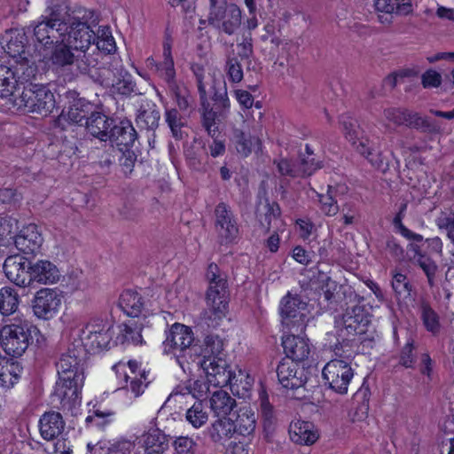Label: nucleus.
Listing matches in <instances>:
<instances>
[{
    "instance_id": "nucleus-1",
    "label": "nucleus",
    "mask_w": 454,
    "mask_h": 454,
    "mask_svg": "<svg viewBox=\"0 0 454 454\" xmlns=\"http://www.w3.org/2000/svg\"><path fill=\"white\" fill-rule=\"evenodd\" d=\"M85 356L82 346L72 344L56 363L59 380L53 395L60 401L63 410L71 409L78 399L84 380L82 366Z\"/></svg>"
},
{
    "instance_id": "nucleus-2",
    "label": "nucleus",
    "mask_w": 454,
    "mask_h": 454,
    "mask_svg": "<svg viewBox=\"0 0 454 454\" xmlns=\"http://www.w3.org/2000/svg\"><path fill=\"white\" fill-rule=\"evenodd\" d=\"M99 19L93 10L82 6L74 7L70 22L62 28L61 42L66 41L74 51L90 48L95 32L91 27L98 24Z\"/></svg>"
},
{
    "instance_id": "nucleus-3",
    "label": "nucleus",
    "mask_w": 454,
    "mask_h": 454,
    "mask_svg": "<svg viewBox=\"0 0 454 454\" xmlns=\"http://www.w3.org/2000/svg\"><path fill=\"white\" fill-rule=\"evenodd\" d=\"M208 287L206 293V302L208 310L204 317L212 321V326L225 317L228 308V283L226 274L216 263H210L206 271Z\"/></svg>"
},
{
    "instance_id": "nucleus-4",
    "label": "nucleus",
    "mask_w": 454,
    "mask_h": 454,
    "mask_svg": "<svg viewBox=\"0 0 454 454\" xmlns=\"http://www.w3.org/2000/svg\"><path fill=\"white\" fill-rule=\"evenodd\" d=\"M203 358L198 363L205 371L209 381L215 386L231 379V370L223 358V341L217 335H207L204 340Z\"/></svg>"
},
{
    "instance_id": "nucleus-5",
    "label": "nucleus",
    "mask_w": 454,
    "mask_h": 454,
    "mask_svg": "<svg viewBox=\"0 0 454 454\" xmlns=\"http://www.w3.org/2000/svg\"><path fill=\"white\" fill-rule=\"evenodd\" d=\"M13 105L28 113L47 115L55 106V98L47 86L29 83L24 87L20 96L13 100Z\"/></svg>"
},
{
    "instance_id": "nucleus-6",
    "label": "nucleus",
    "mask_w": 454,
    "mask_h": 454,
    "mask_svg": "<svg viewBox=\"0 0 454 454\" xmlns=\"http://www.w3.org/2000/svg\"><path fill=\"white\" fill-rule=\"evenodd\" d=\"M36 328L27 323L4 325L0 331L1 346L4 352L13 357H19L27 349L32 332Z\"/></svg>"
},
{
    "instance_id": "nucleus-7",
    "label": "nucleus",
    "mask_w": 454,
    "mask_h": 454,
    "mask_svg": "<svg viewBox=\"0 0 454 454\" xmlns=\"http://www.w3.org/2000/svg\"><path fill=\"white\" fill-rule=\"evenodd\" d=\"M209 25L232 35L241 25V11L235 4L227 0H210L207 17Z\"/></svg>"
},
{
    "instance_id": "nucleus-8",
    "label": "nucleus",
    "mask_w": 454,
    "mask_h": 454,
    "mask_svg": "<svg viewBox=\"0 0 454 454\" xmlns=\"http://www.w3.org/2000/svg\"><path fill=\"white\" fill-rule=\"evenodd\" d=\"M194 340L191 327L175 323L166 333V339L163 341L164 353L173 354L182 364L180 358H184L186 356H192V351L195 348Z\"/></svg>"
},
{
    "instance_id": "nucleus-9",
    "label": "nucleus",
    "mask_w": 454,
    "mask_h": 454,
    "mask_svg": "<svg viewBox=\"0 0 454 454\" xmlns=\"http://www.w3.org/2000/svg\"><path fill=\"white\" fill-rule=\"evenodd\" d=\"M172 43L173 40L170 34L166 32L163 42V60L160 66H158V68L160 72V77L166 82L169 90L174 93L179 109L185 111L190 106V97L183 95L176 84V71L171 52Z\"/></svg>"
},
{
    "instance_id": "nucleus-10",
    "label": "nucleus",
    "mask_w": 454,
    "mask_h": 454,
    "mask_svg": "<svg viewBox=\"0 0 454 454\" xmlns=\"http://www.w3.org/2000/svg\"><path fill=\"white\" fill-rule=\"evenodd\" d=\"M306 307L307 303L299 295H292L288 293L283 297L280 302V314L283 326L287 331L304 332L307 316L302 311Z\"/></svg>"
},
{
    "instance_id": "nucleus-11",
    "label": "nucleus",
    "mask_w": 454,
    "mask_h": 454,
    "mask_svg": "<svg viewBox=\"0 0 454 454\" xmlns=\"http://www.w3.org/2000/svg\"><path fill=\"white\" fill-rule=\"evenodd\" d=\"M63 299V292L58 288H41L31 300L33 314L39 319L49 320L59 311Z\"/></svg>"
},
{
    "instance_id": "nucleus-12",
    "label": "nucleus",
    "mask_w": 454,
    "mask_h": 454,
    "mask_svg": "<svg viewBox=\"0 0 454 454\" xmlns=\"http://www.w3.org/2000/svg\"><path fill=\"white\" fill-rule=\"evenodd\" d=\"M322 375L330 388L338 394L344 395L348 392V387L354 373L347 362L333 359L325 365Z\"/></svg>"
},
{
    "instance_id": "nucleus-13",
    "label": "nucleus",
    "mask_w": 454,
    "mask_h": 454,
    "mask_svg": "<svg viewBox=\"0 0 454 454\" xmlns=\"http://www.w3.org/2000/svg\"><path fill=\"white\" fill-rule=\"evenodd\" d=\"M75 59L74 64L81 74H89L96 82L103 86H109V77L106 76V72L109 69L106 67L101 68L100 72L97 71L98 64V58L100 53L93 48L84 49L83 51H74Z\"/></svg>"
},
{
    "instance_id": "nucleus-14",
    "label": "nucleus",
    "mask_w": 454,
    "mask_h": 454,
    "mask_svg": "<svg viewBox=\"0 0 454 454\" xmlns=\"http://www.w3.org/2000/svg\"><path fill=\"white\" fill-rule=\"evenodd\" d=\"M279 383L287 389H297L309 380V372L304 367H299L297 362L282 358L276 369Z\"/></svg>"
},
{
    "instance_id": "nucleus-15",
    "label": "nucleus",
    "mask_w": 454,
    "mask_h": 454,
    "mask_svg": "<svg viewBox=\"0 0 454 454\" xmlns=\"http://www.w3.org/2000/svg\"><path fill=\"white\" fill-rule=\"evenodd\" d=\"M6 278L18 286L32 285L31 261L20 255L9 256L4 263Z\"/></svg>"
},
{
    "instance_id": "nucleus-16",
    "label": "nucleus",
    "mask_w": 454,
    "mask_h": 454,
    "mask_svg": "<svg viewBox=\"0 0 454 454\" xmlns=\"http://www.w3.org/2000/svg\"><path fill=\"white\" fill-rule=\"evenodd\" d=\"M215 228L218 236L226 242L234 240L239 233V227L231 207L224 202L216 205L215 211Z\"/></svg>"
},
{
    "instance_id": "nucleus-17",
    "label": "nucleus",
    "mask_w": 454,
    "mask_h": 454,
    "mask_svg": "<svg viewBox=\"0 0 454 454\" xmlns=\"http://www.w3.org/2000/svg\"><path fill=\"white\" fill-rule=\"evenodd\" d=\"M290 333L282 337V347L286 357L294 362H302L307 359L310 354V345L309 339L300 336L301 333L294 330L289 331Z\"/></svg>"
},
{
    "instance_id": "nucleus-18",
    "label": "nucleus",
    "mask_w": 454,
    "mask_h": 454,
    "mask_svg": "<svg viewBox=\"0 0 454 454\" xmlns=\"http://www.w3.org/2000/svg\"><path fill=\"white\" fill-rule=\"evenodd\" d=\"M137 138V132L131 121L128 119H123L119 121H114L108 140L114 143L118 149H123L133 147Z\"/></svg>"
},
{
    "instance_id": "nucleus-19",
    "label": "nucleus",
    "mask_w": 454,
    "mask_h": 454,
    "mask_svg": "<svg viewBox=\"0 0 454 454\" xmlns=\"http://www.w3.org/2000/svg\"><path fill=\"white\" fill-rule=\"evenodd\" d=\"M264 191L262 195H258V201L255 208V216L262 228L269 232L272 227V222L278 220L281 215V209L276 201L270 202Z\"/></svg>"
},
{
    "instance_id": "nucleus-20",
    "label": "nucleus",
    "mask_w": 454,
    "mask_h": 454,
    "mask_svg": "<svg viewBox=\"0 0 454 454\" xmlns=\"http://www.w3.org/2000/svg\"><path fill=\"white\" fill-rule=\"evenodd\" d=\"M33 34L35 42L43 47L44 51L51 49L59 43V38L62 37V30L59 29L58 25L43 16L42 20L34 26Z\"/></svg>"
},
{
    "instance_id": "nucleus-21",
    "label": "nucleus",
    "mask_w": 454,
    "mask_h": 454,
    "mask_svg": "<svg viewBox=\"0 0 454 454\" xmlns=\"http://www.w3.org/2000/svg\"><path fill=\"white\" fill-rule=\"evenodd\" d=\"M374 6L377 12L384 13L379 15V20L383 24L392 22V14L406 16L413 11L411 0H375Z\"/></svg>"
},
{
    "instance_id": "nucleus-22",
    "label": "nucleus",
    "mask_w": 454,
    "mask_h": 454,
    "mask_svg": "<svg viewBox=\"0 0 454 454\" xmlns=\"http://www.w3.org/2000/svg\"><path fill=\"white\" fill-rule=\"evenodd\" d=\"M43 238L37 225L30 223L24 226L14 237V244L17 249L26 254H35L41 247Z\"/></svg>"
},
{
    "instance_id": "nucleus-23",
    "label": "nucleus",
    "mask_w": 454,
    "mask_h": 454,
    "mask_svg": "<svg viewBox=\"0 0 454 454\" xmlns=\"http://www.w3.org/2000/svg\"><path fill=\"white\" fill-rule=\"evenodd\" d=\"M114 119L105 114L99 107L84 122L85 129L92 137L98 138L100 141L106 142L109 139V133L114 122Z\"/></svg>"
},
{
    "instance_id": "nucleus-24",
    "label": "nucleus",
    "mask_w": 454,
    "mask_h": 454,
    "mask_svg": "<svg viewBox=\"0 0 454 454\" xmlns=\"http://www.w3.org/2000/svg\"><path fill=\"white\" fill-rule=\"evenodd\" d=\"M38 426L42 438L52 441L62 434L66 422L59 412L50 411L41 416Z\"/></svg>"
},
{
    "instance_id": "nucleus-25",
    "label": "nucleus",
    "mask_w": 454,
    "mask_h": 454,
    "mask_svg": "<svg viewBox=\"0 0 454 454\" xmlns=\"http://www.w3.org/2000/svg\"><path fill=\"white\" fill-rule=\"evenodd\" d=\"M367 324L357 322L353 320L351 317L348 315H342V327L338 331V344L335 345L334 352L336 355L341 356L339 351L341 349L343 345H348L349 342L352 344L356 341V336L363 334L366 331Z\"/></svg>"
},
{
    "instance_id": "nucleus-26",
    "label": "nucleus",
    "mask_w": 454,
    "mask_h": 454,
    "mask_svg": "<svg viewBox=\"0 0 454 454\" xmlns=\"http://www.w3.org/2000/svg\"><path fill=\"white\" fill-rule=\"evenodd\" d=\"M150 325V321L147 316L143 315L141 319H129L122 324L121 333L118 335L117 340L121 344H133L141 345L143 343L142 331L145 327Z\"/></svg>"
},
{
    "instance_id": "nucleus-27",
    "label": "nucleus",
    "mask_w": 454,
    "mask_h": 454,
    "mask_svg": "<svg viewBox=\"0 0 454 454\" xmlns=\"http://www.w3.org/2000/svg\"><path fill=\"white\" fill-rule=\"evenodd\" d=\"M32 284L34 282L51 285L58 282L60 278L59 269L48 260L31 261Z\"/></svg>"
},
{
    "instance_id": "nucleus-28",
    "label": "nucleus",
    "mask_w": 454,
    "mask_h": 454,
    "mask_svg": "<svg viewBox=\"0 0 454 454\" xmlns=\"http://www.w3.org/2000/svg\"><path fill=\"white\" fill-rule=\"evenodd\" d=\"M200 99L201 102V125L209 137L212 138L218 137L220 135L219 125L222 119L226 117V114L213 109L211 104L207 101V96Z\"/></svg>"
},
{
    "instance_id": "nucleus-29",
    "label": "nucleus",
    "mask_w": 454,
    "mask_h": 454,
    "mask_svg": "<svg viewBox=\"0 0 454 454\" xmlns=\"http://www.w3.org/2000/svg\"><path fill=\"white\" fill-rule=\"evenodd\" d=\"M98 106L91 104L85 98L74 99L73 104L69 106L67 115L62 114L61 118L67 119L72 123L78 124L84 127V122L89 121V118L94 114Z\"/></svg>"
},
{
    "instance_id": "nucleus-30",
    "label": "nucleus",
    "mask_w": 454,
    "mask_h": 454,
    "mask_svg": "<svg viewBox=\"0 0 454 454\" xmlns=\"http://www.w3.org/2000/svg\"><path fill=\"white\" fill-rule=\"evenodd\" d=\"M119 306L131 319H141L146 316L144 298L137 292L124 291L120 297Z\"/></svg>"
},
{
    "instance_id": "nucleus-31",
    "label": "nucleus",
    "mask_w": 454,
    "mask_h": 454,
    "mask_svg": "<svg viewBox=\"0 0 454 454\" xmlns=\"http://www.w3.org/2000/svg\"><path fill=\"white\" fill-rule=\"evenodd\" d=\"M45 12L47 15L43 17L56 23L62 30L70 22L74 9L69 7L68 0H50Z\"/></svg>"
},
{
    "instance_id": "nucleus-32",
    "label": "nucleus",
    "mask_w": 454,
    "mask_h": 454,
    "mask_svg": "<svg viewBox=\"0 0 454 454\" xmlns=\"http://www.w3.org/2000/svg\"><path fill=\"white\" fill-rule=\"evenodd\" d=\"M290 437L297 444L311 445L317 442L319 434L311 422L298 421L291 426Z\"/></svg>"
},
{
    "instance_id": "nucleus-33",
    "label": "nucleus",
    "mask_w": 454,
    "mask_h": 454,
    "mask_svg": "<svg viewBox=\"0 0 454 454\" xmlns=\"http://www.w3.org/2000/svg\"><path fill=\"white\" fill-rule=\"evenodd\" d=\"M143 442L147 454H163L169 447L170 437L159 428H153L143 435Z\"/></svg>"
},
{
    "instance_id": "nucleus-34",
    "label": "nucleus",
    "mask_w": 454,
    "mask_h": 454,
    "mask_svg": "<svg viewBox=\"0 0 454 454\" xmlns=\"http://www.w3.org/2000/svg\"><path fill=\"white\" fill-rule=\"evenodd\" d=\"M160 112L154 103L142 105L137 110L136 122L141 129L154 132L159 127Z\"/></svg>"
},
{
    "instance_id": "nucleus-35",
    "label": "nucleus",
    "mask_w": 454,
    "mask_h": 454,
    "mask_svg": "<svg viewBox=\"0 0 454 454\" xmlns=\"http://www.w3.org/2000/svg\"><path fill=\"white\" fill-rule=\"evenodd\" d=\"M231 143L242 157H247L252 153L254 145H261L257 137H252L250 132L241 128L232 129Z\"/></svg>"
},
{
    "instance_id": "nucleus-36",
    "label": "nucleus",
    "mask_w": 454,
    "mask_h": 454,
    "mask_svg": "<svg viewBox=\"0 0 454 454\" xmlns=\"http://www.w3.org/2000/svg\"><path fill=\"white\" fill-rule=\"evenodd\" d=\"M21 370L19 363L0 355V387L5 389L13 387L20 377Z\"/></svg>"
},
{
    "instance_id": "nucleus-37",
    "label": "nucleus",
    "mask_w": 454,
    "mask_h": 454,
    "mask_svg": "<svg viewBox=\"0 0 454 454\" xmlns=\"http://www.w3.org/2000/svg\"><path fill=\"white\" fill-rule=\"evenodd\" d=\"M112 340V333L105 332L93 334H81V344L84 348V352L98 353L104 349L109 348Z\"/></svg>"
},
{
    "instance_id": "nucleus-38",
    "label": "nucleus",
    "mask_w": 454,
    "mask_h": 454,
    "mask_svg": "<svg viewBox=\"0 0 454 454\" xmlns=\"http://www.w3.org/2000/svg\"><path fill=\"white\" fill-rule=\"evenodd\" d=\"M75 53L67 43H57L52 46L49 59L53 66L65 67L74 64Z\"/></svg>"
},
{
    "instance_id": "nucleus-39",
    "label": "nucleus",
    "mask_w": 454,
    "mask_h": 454,
    "mask_svg": "<svg viewBox=\"0 0 454 454\" xmlns=\"http://www.w3.org/2000/svg\"><path fill=\"white\" fill-rule=\"evenodd\" d=\"M118 76L119 78L116 82H114V81L109 79V85L113 86L114 92L125 97L131 96L132 94H143V92L140 91L139 88L137 86V83L134 82L132 75L124 68H120Z\"/></svg>"
},
{
    "instance_id": "nucleus-40",
    "label": "nucleus",
    "mask_w": 454,
    "mask_h": 454,
    "mask_svg": "<svg viewBox=\"0 0 454 454\" xmlns=\"http://www.w3.org/2000/svg\"><path fill=\"white\" fill-rule=\"evenodd\" d=\"M234 433V422L232 419L226 417L216 419L208 427L209 437L215 442H220L222 441L228 440L231 438Z\"/></svg>"
},
{
    "instance_id": "nucleus-41",
    "label": "nucleus",
    "mask_w": 454,
    "mask_h": 454,
    "mask_svg": "<svg viewBox=\"0 0 454 454\" xmlns=\"http://www.w3.org/2000/svg\"><path fill=\"white\" fill-rule=\"evenodd\" d=\"M212 90L213 94L211 99L213 105H211V107L227 115L230 109V100L225 82L223 80L215 79L213 81Z\"/></svg>"
},
{
    "instance_id": "nucleus-42",
    "label": "nucleus",
    "mask_w": 454,
    "mask_h": 454,
    "mask_svg": "<svg viewBox=\"0 0 454 454\" xmlns=\"http://www.w3.org/2000/svg\"><path fill=\"white\" fill-rule=\"evenodd\" d=\"M349 142L355 150L361 155L364 156L372 166L381 169L382 171L387 169V162L385 160L381 153L373 152V150L369 146L367 140L363 141L358 139L356 137V138L352 139Z\"/></svg>"
},
{
    "instance_id": "nucleus-43",
    "label": "nucleus",
    "mask_w": 454,
    "mask_h": 454,
    "mask_svg": "<svg viewBox=\"0 0 454 454\" xmlns=\"http://www.w3.org/2000/svg\"><path fill=\"white\" fill-rule=\"evenodd\" d=\"M235 406V399L223 390L215 391L210 398V407L217 416L226 417Z\"/></svg>"
},
{
    "instance_id": "nucleus-44",
    "label": "nucleus",
    "mask_w": 454,
    "mask_h": 454,
    "mask_svg": "<svg viewBox=\"0 0 454 454\" xmlns=\"http://www.w3.org/2000/svg\"><path fill=\"white\" fill-rule=\"evenodd\" d=\"M403 125L421 132L437 133L440 128L437 124L430 121L427 118L422 117L419 113L405 110Z\"/></svg>"
},
{
    "instance_id": "nucleus-45",
    "label": "nucleus",
    "mask_w": 454,
    "mask_h": 454,
    "mask_svg": "<svg viewBox=\"0 0 454 454\" xmlns=\"http://www.w3.org/2000/svg\"><path fill=\"white\" fill-rule=\"evenodd\" d=\"M259 401L263 431L268 437L272 434L277 419L274 415L273 406L270 404L268 395L264 390L260 393Z\"/></svg>"
},
{
    "instance_id": "nucleus-46",
    "label": "nucleus",
    "mask_w": 454,
    "mask_h": 454,
    "mask_svg": "<svg viewBox=\"0 0 454 454\" xmlns=\"http://www.w3.org/2000/svg\"><path fill=\"white\" fill-rule=\"evenodd\" d=\"M20 295L11 286H4L0 289V314L4 317L12 315L19 308Z\"/></svg>"
},
{
    "instance_id": "nucleus-47",
    "label": "nucleus",
    "mask_w": 454,
    "mask_h": 454,
    "mask_svg": "<svg viewBox=\"0 0 454 454\" xmlns=\"http://www.w3.org/2000/svg\"><path fill=\"white\" fill-rule=\"evenodd\" d=\"M235 433L243 435H252L256 427V418L254 412L240 410L234 422Z\"/></svg>"
},
{
    "instance_id": "nucleus-48",
    "label": "nucleus",
    "mask_w": 454,
    "mask_h": 454,
    "mask_svg": "<svg viewBox=\"0 0 454 454\" xmlns=\"http://www.w3.org/2000/svg\"><path fill=\"white\" fill-rule=\"evenodd\" d=\"M92 43L96 45L95 51L99 53L102 51L110 54L116 51L115 41L109 27H99L98 33H95V39L92 40Z\"/></svg>"
},
{
    "instance_id": "nucleus-49",
    "label": "nucleus",
    "mask_w": 454,
    "mask_h": 454,
    "mask_svg": "<svg viewBox=\"0 0 454 454\" xmlns=\"http://www.w3.org/2000/svg\"><path fill=\"white\" fill-rule=\"evenodd\" d=\"M364 298L355 294L354 298L350 300V304L345 309L343 315L351 317L353 320L369 325L371 321V315L364 303Z\"/></svg>"
},
{
    "instance_id": "nucleus-50",
    "label": "nucleus",
    "mask_w": 454,
    "mask_h": 454,
    "mask_svg": "<svg viewBox=\"0 0 454 454\" xmlns=\"http://www.w3.org/2000/svg\"><path fill=\"white\" fill-rule=\"evenodd\" d=\"M27 44V37L25 32H18L14 35H12L7 42L5 50L6 54L15 59H20L23 57L29 55L26 51Z\"/></svg>"
},
{
    "instance_id": "nucleus-51",
    "label": "nucleus",
    "mask_w": 454,
    "mask_h": 454,
    "mask_svg": "<svg viewBox=\"0 0 454 454\" xmlns=\"http://www.w3.org/2000/svg\"><path fill=\"white\" fill-rule=\"evenodd\" d=\"M186 420L195 428L205 425L208 419L207 404L203 401H196L185 414Z\"/></svg>"
},
{
    "instance_id": "nucleus-52",
    "label": "nucleus",
    "mask_w": 454,
    "mask_h": 454,
    "mask_svg": "<svg viewBox=\"0 0 454 454\" xmlns=\"http://www.w3.org/2000/svg\"><path fill=\"white\" fill-rule=\"evenodd\" d=\"M15 62L16 66L12 68L13 71H15V79H22L27 82L35 77L37 67L30 54L20 59H16Z\"/></svg>"
},
{
    "instance_id": "nucleus-53",
    "label": "nucleus",
    "mask_w": 454,
    "mask_h": 454,
    "mask_svg": "<svg viewBox=\"0 0 454 454\" xmlns=\"http://www.w3.org/2000/svg\"><path fill=\"white\" fill-rule=\"evenodd\" d=\"M17 82L15 71L10 67L0 65V98L12 96Z\"/></svg>"
},
{
    "instance_id": "nucleus-54",
    "label": "nucleus",
    "mask_w": 454,
    "mask_h": 454,
    "mask_svg": "<svg viewBox=\"0 0 454 454\" xmlns=\"http://www.w3.org/2000/svg\"><path fill=\"white\" fill-rule=\"evenodd\" d=\"M419 310L426 329L434 334L438 333L441 329L439 316L430 304L427 301H422L419 305Z\"/></svg>"
},
{
    "instance_id": "nucleus-55",
    "label": "nucleus",
    "mask_w": 454,
    "mask_h": 454,
    "mask_svg": "<svg viewBox=\"0 0 454 454\" xmlns=\"http://www.w3.org/2000/svg\"><path fill=\"white\" fill-rule=\"evenodd\" d=\"M253 380L249 375H245L239 371V375L233 374L231 372V379L223 385L229 384L233 395L238 396H245L252 387Z\"/></svg>"
},
{
    "instance_id": "nucleus-56",
    "label": "nucleus",
    "mask_w": 454,
    "mask_h": 454,
    "mask_svg": "<svg viewBox=\"0 0 454 454\" xmlns=\"http://www.w3.org/2000/svg\"><path fill=\"white\" fill-rule=\"evenodd\" d=\"M165 121L171 130L172 136L176 140L183 139L184 133L182 131V128L184 126V121L177 109H167L165 113Z\"/></svg>"
},
{
    "instance_id": "nucleus-57",
    "label": "nucleus",
    "mask_w": 454,
    "mask_h": 454,
    "mask_svg": "<svg viewBox=\"0 0 454 454\" xmlns=\"http://www.w3.org/2000/svg\"><path fill=\"white\" fill-rule=\"evenodd\" d=\"M392 287L398 300H404L411 295L412 286L408 278L401 273L394 275Z\"/></svg>"
},
{
    "instance_id": "nucleus-58",
    "label": "nucleus",
    "mask_w": 454,
    "mask_h": 454,
    "mask_svg": "<svg viewBox=\"0 0 454 454\" xmlns=\"http://www.w3.org/2000/svg\"><path fill=\"white\" fill-rule=\"evenodd\" d=\"M296 163L300 177L311 176L322 167L321 162L315 157L305 156L303 153L300 154V159Z\"/></svg>"
},
{
    "instance_id": "nucleus-59",
    "label": "nucleus",
    "mask_w": 454,
    "mask_h": 454,
    "mask_svg": "<svg viewBox=\"0 0 454 454\" xmlns=\"http://www.w3.org/2000/svg\"><path fill=\"white\" fill-rule=\"evenodd\" d=\"M96 153L98 158L96 163L100 167L104 173L108 172L110 167L114 161L116 149L113 145H110L108 146H105L104 150L98 149Z\"/></svg>"
},
{
    "instance_id": "nucleus-60",
    "label": "nucleus",
    "mask_w": 454,
    "mask_h": 454,
    "mask_svg": "<svg viewBox=\"0 0 454 454\" xmlns=\"http://www.w3.org/2000/svg\"><path fill=\"white\" fill-rule=\"evenodd\" d=\"M375 345V337L374 333H367V331H364L363 334H358L356 336V341L353 344L349 342L348 346L352 348H356V352L362 354L370 353Z\"/></svg>"
},
{
    "instance_id": "nucleus-61",
    "label": "nucleus",
    "mask_w": 454,
    "mask_h": 454,
    "mask_svg": "<svg viewBox=\"0 0 454 454\" xmlns=\"http://www.w3.org/2000/svg\"><path fill=\"white\" fill-rule=\"evenodd\" d=\"M412 249L415 252V254L418 255L417 262L420 268L424 270L426 273L428 282L432 283L433 278L435 276V272L437 270V266L434 263L433 260H431L429 257L422 254L419 251V247L418 246H412Z\"/></svg>"
},
{
    "instance_id": "nucleus-62",
    "label": "nucleus",
    "mask_w": 454,
    "mask_h": 454,
    "mask_svg": "<svg viewBox=\"0 0 454 454\" xmlns=\"http://www.w3.org/2000/svg\"><path fill=\"white\" fill-rule=\"evenodd\" d=\"M227 75L232 82H239L243 79V70L237 57L228 56L225 64Z\"/></svg>"
},
{
    "instance_id": "nucleus-63",
    "label": "nucleus",
    "mask_w": 454,
    "mask_h": 454,
    "mask_svg": "<svg viewBox=\"0 0 454 454\" xmlns=\"http://www.w3.org/2000/svg\"><path fill=\"white\" fill-rule=\"evenodd\" d=\"M273 164L276 165L278 171L281 176L292 178L300 177L297 163H293L289 160L282 158L279 160H274Z\"/></svg>"
},
{
    "instance_id": "nucleus-64",
    "label": "nucleus",
    "mask_w": 454,
    "mask_h": 454,
    "mask_svg": "<svg viewBox=\"0 0 454 454\" xmlns=\"http://www.w3.org/2000/svg\"><path fill=\"white\" fill-rule=\"evenodd\" d=\"M176 454H194L196 442L190 437L179 436L173 442Z\"/></svg>"
}]
</instances>
